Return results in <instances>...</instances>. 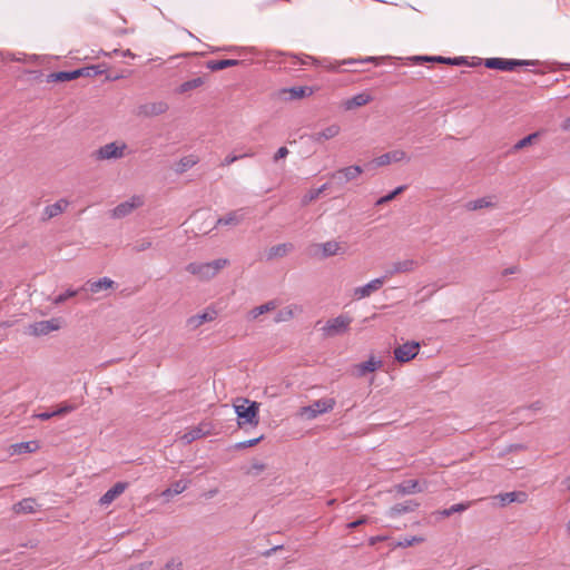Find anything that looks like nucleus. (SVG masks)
<instances>
[{"instance_id": "obj_1", "label": "nucleus", "mask_w": 570, "mask_h": 570, "mask_svg": "<svg viewBox=\"0 0 570 570\" xmlns=\"http://www.w3.org/2000/svg\"><path fill=\"white\" fill-rule=\"evenodd\" d=\"M234 409L237 414V424L240 429L246 425L253 428L259 423V403L248 399H237L234 403Z\"/></svg>"}, {"instance_id": "obj_2", "label": "nucleus", "mask_w": 570, "mask_h": 570, "mask_svg": "<svg viewBox=\"0 0 570 570\" xmlns=\"http://www.w3.org/2000/svg\"><path fill=\"white\" fill-rule=\"evenodd\" d=\"M228 263L226 258H219L208 263H190L186 266V271L197 276L200 281H208L215 277Z\"/></svg>"}, {"instance_id": "obj_3", "label": "nucleus", "mask_w": 570, "mask_h": 570, "mask_svg": "<svg viewBox=\"0 0 570 570\" xmlns=\"http://www.w3.org/2000/svg\"><path fill=\"white\" fill-rule=\"evenodd\" d=\"M128 146L124 141H112L99 147L92 156L96 160L120 159L126 156Z\"/></svg>"}, {"instance_id": "obj_4", "label": "nucleus", "mask_w": 570, "mask_h": 570, "mask_svg": "<svg viewBox=\"0 0 570 570\" xmlns=\"http://www.w3.org/2000/svg\"><path fill=\"white\" fill-rule=\"evenodd\" d=\"M100 72L101 71L99 70V67H94V66L76 69L72 71H58V72H52V73L48 75L47 81L48 82H66V81H71V80L78 79L79 77H91V76L98 75Z\"/></svg>"}, {"instance_id": "obj_5", "label": "nucleus", "mask_w": 570, "mask_h": 570, "mask_svg": "<svg viewBox=\"0 0 570 570\" xmlns=\"http://www.w3.org/2000/svg\"><path fill=\"white\" fill-rule=\"evenodd\" d=\"M351 323L352 317L346 314L331 318L322 327L323 335L325 337H334L336 335L344 334L348 331Z\"/></svg>"}, {"instance_id": "obj_6", "label": "nucleus", "mask_w": 570, "mask_h": 570, "mask_svg": "<svg viewBox=\"0 0 570 570\" xmlns=\"http://www.w3.org/2000/svg\"><path fill=\"white\" fill-rule=\"evenodd\" d=\"M335 404H336V401L332 397L321 399V400L315 401L313 404H311L308 406L302 407L299 411V415L307 420H313L320 414L327 413V412L332 411L334 409Z\"/></svg>"}, {"instance_id": "obj_7", "label": "nucleus", "mask_w": 570, "mask_h": 570, "mask_svg": "<svg viewBox=\"0 0 570 570\" xmlns=\"http://www.w3.org/2000/svg\"><path fill=\"white\" fill-rule=\"evenodd\" d=\"M535 61L532 60H517L504 58H488L484 60V66L489 69H498L502 71H512L517 67L533 66Z\"/></svg>"}, {"instance_id": "obj_8", "label": "nucleus", "mask_w": 570, "mask_h": 570, "mask_svg": "<svg viewBox=\"0 0 570 570\" xmlns=\"http://www.w3.org/2000/svg\"><path fill=\"white\" fill-rule=\"evenodd\" d=\"M411 160V157L409 154L403 149H393L391 151H387L372 160V164L376 167H383L391 164H397V163H409Z\"/></svg>"}, {"instance_id": "obj_9", "label": "nucleus", "mask_w": 570, "mask_h": 570, "mask_svg": "<svg viewBox=\"0 0 570 570\" xmlns=\"http://www.w3.org/2000/svg\"><path fill=\"white\" fill-rule=\"evenodd\" d=\"M212 433V425L208 422H200L197 426L189 428L184 433H178L177 438L184 444H189L200 438Z\"/></svg>"}, {"instance_id": "obj_10", "label": "nucleus", "mask_w": 570, "mask_h": 570, "mask_svg": "<svg viewBox=\"0 0 570 570\" xmlns=\"http://www.w3.org/2000/svg\"><path fill=\"white\" fill-rule=\"evenodd\" d=\"M421 345L419 342L409 341L394 350V357L400 363H407L416 357Z\"/></svg>"}, {"instance_id": "obj_11", "label": "nucleus", "mask_w": 570, "mask_h": 570, "mask_svg": "<svg viewBox=\"0 0 570 570\" xmlns=\"http://www.w3.org/2000/svg\"><path fill=\"white\" fill-rule=\"evenodd\" d=\"M61 327L60 318H51L40 321L29 326V334L35 336L47 335L51 332L58 331Z\"/></svg>"}, {"instance_id": "obj_12", "label": "nucleus", "mask_w": 570, "mask_h": 570, "mask_svg": "<svg viewBox=\"0 0 570 570\" xmlns=\"http://www.w3.org/2000/svg\"><path fill=\"white\" fill-rule=\"evenodd\" d=\"M315 92L313 87L309 86H298L284 88L279 90V98L283 100H299L307 97H311Z\"/></svg>"}, {"instance_id": "obj_13", "label": "nucleus", "mask_w": 570, "mask_h": 570, "mask_svg": "<svg viewBox=\"0 0 570 570\" xmlns=\"http://www.w3.org/2000/svg\"><path fill=\"white\" fill-rule=\"evenodd\" d=\"M144 199L140 196H132L130 199L119 204L112 209L114 218H122L132 213L136 208L142 206Z\"/></svg>"}, {"instance_id": "obj_14", "label": "nucleus", "mask_w": 570, "mask_h": 570, "mask_svg": "<svg viewBox=\"0 0 570 570\" xmlns=\"http://www.w3.org/2000/svg\"><path fill=\"white\" fill-rule=\"evenodd\" d=\"M419 267V262L412 258L394 262L386 274L385 279L396 274H407L414 272Z\"/></svg>"}, {"instance_id": "obj_15", "label": "nucleus", "mask_w": 570, "mask_h": 570, "mask_svg": "<svg viewBox=\"0 0 570 570\" xmlns=\"http://www.w3.org/2000/svg\"><path fill=\"white\" fill-rule=\"evenodd\" d=\"M317 250H321L322 257H331L335 255H344L346 253V246L337 240H328L322 244L315 245Z\"/></svg>"}, {"instance_id": "obj_16", "label": "nucleus", "mask_w": 570, "mask_h": 570, "mask_svg": "<svg viewBox=\"0 0 570 570\" xmlns=\"http://www.w3.org/2000/svg\"><path fill=\"white\" fill-rule=\"evenodd\" d=\"M169 106L165 101L147 102L138 107V116L155 117L165 114Z\"/></svg>"}, {"instance_id": "obj_17", "label": "nucleus", "mask_w": 570, "mask_h": 570, "mask_svg": "<svg viewBox=\"0 0 570 570\" xmlns=\"http://www.w3.org/2000/svg\"><path fill=\"white\" fill-rule=\"evenodd\" d=\"M69 206V202L65 198H61L57 200L55 204L48 205L43 208L41 214V222H48L62 213L66 212V209Z\"/></svg>"}, {"instance_id": "obj_18", "label": "nucleus", "mask_w": 570, "mask_h": 570, "mask_svg": "<svg viewBox=\"0 0 570 570\" xmlns=\"http://www.w3.org/2000/svg\"><path fill=\"white\" fill-rule=\"evenodd\" d=\"M373 100V96L367 92V91H363V92H360L355 96H353L352 98H348V99H345L344 101H342V107L344 110H354V109H357L360 107H363L367 104H370L371 101Z\"/></svg>"}, {"instance_id": "obj_19", "label": "nucleus", "mask_w": 570, "mask_h": 570, "mask_svg": "<svg viewBox=\"0 0 570 570\" xmlns=\"http://www.w3.org/2000/svg\"><path fill=\"white\" fill-rule=\"evenodd\" d=\"M362 173L363 169L360 166L353 165L332 173L331 177L338 179L341 183H347L356 179Z\"/></svg>"}, {"instance_id": "obj_20", "label": "nucleus", "mask_w": 570, "mask_h": 570, "mask_svg": "<svg viewBox=\"0 0 570 570\" xmlns=\"http://www.w3.org/2000/svg\"><path fill=\"white\" fill-rule=\"evenodd\" d=\"M385 281L386 279L384 276L372 279L370 283H367L363 286L356 287L354 289V296L357 299L365 298V297L370 296L372 293L379 291L383 286Z\"/></svg>"}, {"instance_id": "obj_21", "label": "nucleus", "mask_w": 570, "mask_h": 570, "mask_svg": "<svg viewBox=\"0 0 570 570\" xmlns=\"http://www.w3.org/2000/svg\"><path fill=\"white\" fill-rule=\"evenodd\" d=\"M128 488L127 482L115 483L100 499L99 504L105 507L111 504L118 497H120Z\"/></svg>"}, {"instance_id": "obj_22", "label": "nucleus", "mask_w": 570, "mask_h": 570, "mask_svg": "<svg viewBox=\"0 0 570 570\" xmlns=\"http://www.w3.org/2000/svg\"><path fill=\"white\" fill-rule=\"evenodd\" d=\"M341 132V126L337 124H332L322 130L312 135V139L314 142L322 144L325 140L333 139L337 137Z\"/></svg>"}, {"instance_id": "obj_23", "label": "nucleus", "mask_w": 570, "mask_h": 570, "mask_svg": "<svg viewBox=\"0 0 570 570\" xmlns=\"http://www.w3.org/2000/svg\"><path fill=\"white\" fill-rule=\"evenodd\" d=\"M383 365L381 360H376L375 357H370L366 362L356 364L354 366L355 375L358 377L365 376L367 373L375 372L381 368Z\"/></svg>"}, {"instance_id": "obj_24", "label": "nucleus", "mask_w": 570, "mask_h": 570, "mask_svg": "<svg viewBox=\"0 0 570 570\" xmlns=\"http://www.w3.org/2000/svg\"><path fill=\"white\" fill-rule=\"evenodd\" d=\"M424 487L420 484L416 480H406L402 483H399L394 487V491L397 494H413L424 491Z\"/></svg>"}, {"instance_id": "obj_25", "label": "nucleus", "mask_w": 570, "mask_h": 570, "mask_svg": "<svg viewBox=\"0 0 570 570\" xmlns=\"http://www.w3.org/2000/svg\"><path fill=\"white\" fill-rule=\"evenodd\" d=\"M243 219H244V210L236 209V210L229 212L224 217L218 218L216 225L217 226H237L243 222Z\"/></svg>"}, {"instance_id": "obj_26", "label": "nucleus", "mask_w": 570, "mask_h": 570, "mask_svg": "<svg viewBox=\"0 0 570 570\" xmlns=\"http://www.w3.org/2000/svg\"><path fill=\"white\" fill-rule=\"evenodd\" d=\"M412 60L415 62L434 61V62L448 63V65H454V66H462V65L466 63V60L463 57L444 58L441 56H438V57H420V56H417V57H413Z\"/></svg>"}, {"instance_id": "obj_27", "label": "nucleus", "mask_w": 570, "mask_h": 570, "mask_svg": "<svg viewBox=\"0 0 570 570\" xmlns=\"http://www.w3.org/2000/svg\"><path fill=\"white\" fill-rule=\"evenodd\" d=\"M294 249V245L292 243H283L272 246L267 252V259L273 261L276 258L284 257L288 255Z\"/></svg>"}, {"instance_id": "obj_28", "label": "nucleus", "mask_w": 570, "mask_h": 570, "mask_svg": "<svg viewBox=\"0 0 570 570\" xmlns=\"http://www.w3.org/2000/svg\"><path fill=\"white\" fill-rule=\"evenodd\" d=\"M497 200L494 196H487L479 199L471 200L466 204L469 210H479L483 208H494Z\"/></svg>"}, {"instance_id": "obj_29", "label": "nucleus", "mask_w": 570, "mask_h": 570, "mask_svg": "<svg viewBox=\"0 0 570 570\" xmlns=\"http://www.w3.org/2000/svg\"><path fill=\"white\" fill-rule=\"evenodd\" d=\"M87 289L92 294L99 293L100 291L111 289L115 286V282L108 277H102L95 282H87Z\"/></svg>"}, {"instance_id": "obj_30", "label": "nucleus", "mask_w": 570, "mask_h": 570, "mask_svg": "<svg viewBox=\"0 0 570 570\" xmlns=\"http://www.w3.org/2000/svg\"><path fill=\"white\" fill-rule=\"evenodd\" d=\"M215 318V312H205L202 314L194 315L188 318L187 324L191 328H197L206 322H212Z\"/></svg>"}, {"instance_id": "obj_31", "label": "nucleus", "mask_w": 570, "mask_h": 570, "mask_svg": "<svg viewBox=\"0 0 570 570\" xmlns=\"http://www.w3.org/2000/svg\"><path fill=\"white\" fill-rule=\"evenodd\" d=\"M239 65V60L236 59H223V60H210L206 63V67L212 71L223 70L229 67Z\"/></svg>"}, {"instance_id": "obj_32", "label": "nucleus", "mask_w": 570, "mask_h": 570, "mask_svg": "<svg viewBox=\"0 0 570 570\" xmlns=\"http://www.w3.org/2000/svg\"><path fill=\"white\" fill-rule=\"evenodd\" d=\"M11 449L13 454L31 453L39 449V444L37 441H28L13 444Z\"/></svg>"}, {"instance_id": "obj_33", "label": "nucleus", "mask_w": 570, "mask_h": 570, "mask_svg": "<svg viewBox=\"0 0 570 570\" xmlns=\"http://www.w3.org/2000/svg\"><path fill=\"white\" fill-rule=\"evenodd\" d=\"M36 507V500L32 498H26L13 505L16 513H33Z\"/></svg>"}, {"instance_id": "obj_34", "label": "nucleus", "mask_w": 570, "mask_h": 570, "mask_svg": "<svg viewBox=\"0 0 570 570\" xmlns=\"http://www.w3.org/2000/svg\"><path fill=\"white\" fill-rule=\"evenodd\" d=\"M417 507H419L417 502H415L414 500H410L404 503H397V504L393 505L391 508V513L393 515H396V514H402V513H406V512H412V511L416 510Z\"/></svg>"}, {"instance_id": "obj_35", "label": "nucleus", "mask_w": 570, "mask_h": 570, "mask_svg": "<svg viewBox=\"0 0 570 570\" xmlns=\"http://www.w3.org/2000/svg\"><path fill=\"white\" fill-rule=\"evenodd\" d=\"M277 306H278V304L276 301H269L261 306H257V307H254L253 309H250L249 316L253 320H256L258 316L274 311Z\"/></svg>"}, {"instance_id": "obj_36", "label": "nucleus", "mask_w": 570, "mask_h": 570, "mask_svg": "<svg viewBox=\"0 0 570 570\" xmlns=\"http://www.w3.org/2000/svg\"><path fill=\"white\" fill-rule=\"evenodd\" d=\"M187 487H188L187 481H183V480L176 481L170 488L163 491L161 495L169 499L176 494H180L181 492H184L187 489Z\"/></svg>"}, {"instance_id": "obj_37", "label": "nucleus", "mask_w": 570, "mask_h": 570, "mask_svg": "<svg viewBox=\"0 0 570 570\" xmlns=\"http://www.w3.org/2000/svg\"><path fill=\"white\" fill-rule=\"evenodd\" d=\"M198 163V158L193 156V155H189V156H186V157H183L177 164H176V173L178 174H183L185 173L187 169L191 168L193 166H195L196 164Z\"/></svg>"}, {"instance_id": "obj_38", "label": "nucleus", "mask_w": 570, "mask_h": 570, "mask_svg": "<svg viewBox=\"0 0 570 570\" xmlns=\"http://www.w3.org/2000/svg\"><path fill=\"white\" fill-rule=\"evenodd\" d=\"M328 185L324 184L320 188L309 189L302 198V205L306 206L311 204L312 202L316 200L322 193H324L327 189Z\"/></svg>"}, {"instance_id": "obj_39", "label": "nucleus", "mask_w": 570, "mask_h": 570, "mask_svg": "<svg viewBox=\"0 0 570 570\" xmlns=\"http://www.w3.org/2000/svg\"><path fill=\"white\" fill-rule=\"evenodd\" d=\"M539 137V132H533V134H530L528 135L527 137L522 138L521 140H519L511 149L512 153H517L523 148H525L527 146H530L532 144H534L537 141Z\"/></svg>"}, {"instance_id": "obj_40", "label": "nucleus", "mask_w": 570, "mask_h": 570, "mask_svg": "<svg viewBox=\"0 0 570 570\" xmlns=\"http://www.w3.org/2000/svg\"><path fill=\"white\" fill-rule=\"evenodd\" d=\"M203 83H204L203 79L200 77H197V78H194L191 80L183 82L178 87L177 91L179 94H184V92H187V91H190L193 89H196V88L200 87Z\"/></svg>"}, {"instance_id": "obj_41", "label": "nucleus", "mask_w": 570, "mask_h": 570, "mask_svg": "<svg viewBox=\"0 0 570 570\" xmlns=\"http://www.w3.org/2000/svg\"><path fill=\"white\" fill-rule=\"evenodd\" d=\"M470 505H471V502L458 503V504H454V505L450 507L449 509H444V510L440 511L439 513L442 517L448 518V517H450L453 513L465 511L466 509L470 508Z\"/></svg>"}, {"instance_id": "obj_42", "label": "nucleus", "mask_w": 570, "mask_h": 570, "mask_svg": "<svg viewBox=\"0 0 570 570\" xmlns=\"http://www.w3.org/2000/svg\"><path fill=\"white\" fill-rule=\"evenodd\" d=\"M405 189V186H399L397 188H395L393 191H391L390 194L381 197L380 199H377L376 202V205L377 206H381L385 203H389L391 200H393L397 195H400L403 190Z\"/></svg>"}, {"instance_id": "obj_43", "label": "nucleus", "mask_w": 570, "mask_h": 570, "mask_svg": "<svg viewBox=\"0 0 570 570\" xmlns=\"http://www.w3.org/2000/svg\"><path fill=\"white\" fill-rule=\"evenodd\" d=\"M76 409H77L76 404H70V403L65 402V403H61L56 411H53V414H55V416H61V415H65V414H68L72 411H75Z\"/></svg>"}, {"instance_id": "obj_44", "label": "nucleus", "mask_w": 570, "mask_h": 570, "mask_svg": "<svg viewBox=\"0 0 570 570\" xmlns=\"http://www.w3.org/2000/svg\"><path fill=\"white\" fill-rule=\"evenodd\" d=\"M293 316H294L293 308L286 307L277 313V315L275 317V322L276 323L286 322V321H289L291 318H293Z\"/></svg>"}, {"instance_id": "obj_45", "label": "nucleus", "mask_w": 570, "mask_h": 570, "mask_svg": "<svg viewBox=\"0 0 570 570\" xmlns=\"http://www.w3.org/2000/svg\"><path fill=\"white\" fill-rule=\"evenodd\" d=\"M253 156H254V153H252V151L245 153L244 155H239V156L228 155L224 158L220 166L226 167V166H229L233 163L237 161L238 159H242L244 157H253Z\"/></svg>"}, {"instance_id": "obj_46", "label": "nucleus", "mask_w": 570, "mask_h": 570, "mask_svg": "<svg viewBox=\"0 0 570 570\" xmlns=\"http://www.w3.org/2000/svg\"><path fill=\"white\" fill-rule=\"evenodd\" d=\"M422 542H424V538L422 537H412L410 539L405 538L403 541L397 542L396 547L407 548Z\"/></svg>"}, {"instance_id": "obj_47", "label": "nucleus", "mask_w": 570, "mask_h": 570, "mask_svg": "<svg viewBox=\"0 0 570 570\" xmlns=\"http://www.w3.org/2000/svg\"><path fill=\"white\" fill-rule=\"evenodd\" d=\"M263 438L264 436L261 435V436H258L256 439H252V440H248V441L236 443L234 445V449L235 450H243V449H246V448L255 446L256 444H258L263 440Z\"/></svg>"}, {"instance_id": "obj_48", "label": "nucleus", "mask_w": 570, "mask_h": 570, "mask_svg": "<svg viewBox=\"0 0 570 570\" xmlns=\"http://www.w3.org/2000/svg\"><path fill=\"white\" fill-rule=\"evenodd\" d=\"M160 570H183V562L178 558H173Z\"/></svg>"}, {"instance_id": "obj_49", "label": "nucleus", "mask_w": 570, "mask_h": 570, "mask_svg": "<svg viewBox=\"0 0 570 570\" xmlns=\"http://www.w3.org/2000/svg\"><path fill=\"white\" fill-rule=\"evenodd\" d=\"M78 292H79V291H76V289H68L66 293L58 295V296L55 298L53 303H55L56 305L62 304V303H63V302H66L68 298H71V297L76 296V295L78 294Z\"/></svg>"}, {"instance_id": "obj_50", "label": "nucleus", "mask_w": 570, "mask_h": 570, "mask_svg": "<svg viewBox=\"0 0 570 570\" xmlns=\"http://www.w3.org/2000/svg\"><path fill=\"white\" fill-rule=\"evenodd\" d=\"M497 498L500 500L502 505H505L507 503L514 502V493L513 492L499 494Z\"/></svg>"}, {"instance_id": "obj_51", "label": "nucleus", "mask_w": 570, "mask_h": 570, "mask_svg": "<svg viewBox=\"0 0 570 570\" xmlns=\"http://www.w3.org/2000/svg\"><path fill=\"white\" fill-rule=\"evenodd\" d=\"M288 149L286 147H281L274 155V161H278L279 159L285 158L288 155Z\"/></svg>"}, {"instance_id": "obj_52", "label": "nucleus", "mask_w": 570, "mask_h": 570, "mask_svg": "<svg viewBox=\"0 0 570 570\" xmlns=\"http://www.w3.org/2000/svg\"><path fill=\"white\" fill-rule=\"evenodd\" d=\"M513 493H514V502L523 503L528 499V494L525 492L514 491Z\"/></svg>"}, {"instance_id": "obj_53", "label": "nucleus", "mask_w": 570, "mask_h": 570, "mask_svg": "<svg viewBox=\"0 0 570 570\" xmlns=\"http://www.w3.org/2000/svg\"><path fill=\"white\" fill-rule=\"evenodd\" d=\"M366 522H367V518L366 517H362L361 519H358L356 521L350 522L347 524V528L348 529H355V528H357V527H360V525H362V524H364Z\"/></svg>"}, {"instance_id": "obj_54", "label": "nucleus", "mask_w": 570, "mask_h": 570, "mask_svg": "<svg viewBox=\"0 0 570 570\" xmlns=\"http://www.w3.org/2000/svg\"><path fill=\"white\" fill-rule=\"evenodd\" d=\"M150 246H151V242H149V240H141L140 243L137 244L136 249L138 252H142V250L148 249Z\"/></svg>"}, {"instance_id": "obj_55", "label": "nucleus", "mask_w": 570, "mask_h": 570, "mask_svg": "<svg viewBox=\"0 0 570 570\" xmlns=\"http://www.w3.org/2000/svg\"><path fill=\"white\" fill-rule=\"evenodd\" d=\"M55 414H53V411L52 412H43V413H39L36 415V417L42 420V421H46V420H49L51 417H53Z\"/></svg>"}, {"instance_id": "obj_56", "label": "nucleus", "mask_w": 570, "mask_h": 570, "mask_svg": "<svg viewBox=\"0 0 570 570\" xmlns=\"http://www.w3.org/2000/svg\"><path fill=\"white\" fill-rule=\"evenodd\" d=\"M385 539H386L385 537H381V535L372 537V538H370L368 543H370V546H374L380 541H384Z\"/></svg>"}, {"instance_id": "obj_57", "label": "nucleus", "mask_w": 570, "mask_h": 570, "mask_svg": "<svg viewBox=\"0 0 570 570\" xmlns=\"http://www.w3.org/2000/svg\"><path fill=\"white\" fill-rule=\"evenodd\" d=\"M281 549H283V546H277V547L271 548L269 550L265 551L263 553V556L271 557L273 553H275V551L281 550Z\"/></svg>"}, {"instance_id": "obj_58", "label": "nucleus", "mask_w": 570, "mask_h": 570, "mask_svg": "<svg viewBox=\"0 0 570 570\" xmlns=\"http://www.w3.org/2000/svg\"><path fill=\"white\" fill-rule=\"evenodd\" d=\"M562 130L570 131V117L566 118L561 125Z\"/></svg>"}, {"instance_id": "obj_59", "label": "nucleus", "mask_w": 570, "mask_h": 570, "mask_svg": "<svg viewBox=\"0 0 570 570\" xmlns=\"http://www.w3.org/2000/svg\"><path fill=\"white\" fill-rule=\"evenodd\" d=\"M150 564H151V562H145V563H141L138 567L132 568L130 570H146V568H148Z\"/></svg>"}, {"instance_id": "obj_60", "label": "nucleus", "mask_w": 570, "mask_h": 570, "mask_svg": "<svg viewBox=\"0 0 570 570\" xmlns=\"http://www.w3.org/2000/svg\"><path fill=\"white\" fill-rule=\"evenodd\" d=\"M121 55H122L124 57H131V58H134V57H135V55H134L129 49H127V50L122 51V52H121Z\"/></svg>"}, {"instance_id": "obj_61", "label": "nucleus", "mask_w": 570, "mask_h": 570, "mask_svg": "<svg viewBox=\"0 0 570 570\" xmlns=\"http://www.w3.org/2000/svg\"><path fill=\"white\" fill-rule=\"evenodd\" d=\"M515 272H517V268H515V267H513V268H510V269H505L503 274H504V275H507V274H513V273H515Z\"/></svg>"}, {"instance_id": "obj_62", "label": "nucleus", "mask_w": 570, "mask_h": 570, "mask_svg": "<svg viewBox=\"0 0 570 570\" xmlns=\"http://www.w3.org/2000/svg\"><path fill=\"white\" fill-rule=\"evenodd\" d=\"M568 490H570V475L563 481Z\"/></svg>"}, {"instance_id": "obj_63", "label": "nucleus", "mask_w": 570, "mask_h": 570, "mask_svg": "<svg viewBox=\"0 0 570 570\" xmlns=\"http://www.w3.org/2000/svg\"><path fill=\"white\" fill-rule=\"evenodd\" d=\"M217 492H218L217 490H212V491H209V492H208V495H209V497H213V495H215Z\"/></svg>"}, {"instance_id": "obj_64", "label": "nucleus", "mask_w": 570, "mask_h": 570, "mask_svg": "<svg viewBox=\"0 0 570 570\" xmlns=\"http://www.w3.org/2000/svg\"><path fill=\"white\" fill-rule=\"evenodd\" d=\"M567 530L570 532V520L567 523Z\"/></svg>"}]
</instances>
